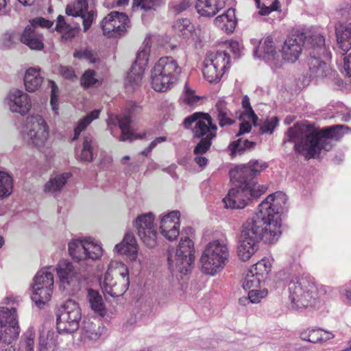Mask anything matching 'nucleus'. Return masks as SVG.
Listing matches in <instances>:
<instances>
[{
    "mask_svg": "<svg viewBox=\"0 0 351 351\" xmlns=\"http://www.w3.org/2000/svg\"><path fill=\"white\" fill-rule=\"evenodd\" d=\"M347 130L350 129L343 125L319 130L311 125L296 123L288 130L287 141L293 143L295 151L308 160L318 158L322 150H330L332 141L339 140Z\"/></svg>",
    "mask_w": 351,
    "mask_h": 351,
    "instance_id": "f03ea898",
    "label": "nucleus"
},
{
    "mask_svg": "<svg viewBox=\"0 0 351 351\" xmlns=\"http://www.w3.org/2000/svg\"><path fill=\"white\" fill-rule=\"evenodd\" d=\"M181 68L171 57L160 58L152 70L151 84L155 91L165 92L178 81Z\"/></svg>",
    "mask_w": 351,
    "mask_h": 351,
    "instance_id": "423d86ee",
    "label": "nucleus"
},
{
    "mask_svg": "<svg viewBox=\"0 0 351 351\" xmlns=\"http://www.w3.org/2000/svg\"><path fill=\"white\" fill-rule=\"evenodd\" d=\"M49 83L51 84V106L52 108V110L54 111V112L56 114L58 112V88L57 85L55 84L53 81H49Z\"/></svg>",
    "mask_w": 351,
    "mask_h": 351,
    "instance_id": "680f3d73",
    "label": "nucleus"
},
{
    "mask_svg": "<svg viewBox=\"0 0 351 351\" xmlns=\"http://www.w3.org/2000/svg\"><path fill=\"white\" fill-rule=\"evenodd\" d=\"M242 107L244 110L239 116V119H243L245 117H247L252 121L254 126L258 125L257 121L258 118L252 108L250 98L247 95L244 96L242 99Z\"/></svg>",
    "mask_w": 351,
    "mask_h": 351,
    "instance_id": "09e8293b",
    "label": "nucleus"
},
{
    "mask_svg": "<svg viewBox=\"0 0 351 351\" xmlns=\"http://www.w3.org/2000/svg\"><path fill=\"white\" fill-rule=\"evenodd\" d=\"M20 333L15 308L0 307V342L10 343Z\"/></svg>",
    "mask_w": 351,
    "mask_h": 351,
    "instance_id": "4468645a",
    "label": "nucleus"
},
{
    "mask_svg": "<svg viewBox=\"0 0 351 351\" xmlns=\"http://www.w3.org/2000/svg\"><path fill=\"white\" fill-rule=\"evenodd\" d=\"M336 36L339 47L343 53L348 52L351 49V23L336 27Z\"/></svg>",
    "mask_w": 351,
    "mask_h": 351,
    "instance_id": "72a5a7b5",
    "label": "nucleus"
},
{
    "mask_svg": "<svg viewBox=\"0 0 351 351\" xmlns=\"http://www.w3.org/2000/svg\"><path fill=\"white\" fill-rule=\"evenodd\" d=\"M52 293L53 289L43 287L34 288L32 289V299L38 306L41 307V306L49 301Z\"/></svg>",
    "mask_w": 351,
    "mask_h": 351,
    "instance_id": "79ce46f5",
    "label": "nucleus"
},
{
    "mask_svg": "<svg viewBox=\"0 0 351 351\" xmlns=\"http://www.w3.org/2000/svg\"><path fill=\"white\" fill-rule=\"evenodd\" d=\"M267 167L262 160H251L247 164L237 166L230 171L231 181L252 182L251 180Z\"/></svg>",
    "mask_w": 351,
    "mask_h": 351,
    "instance_id": "6ab92c4d",
    "label": "nucleus"
},
{
    "mask_svg": "<svg viewBox=\"0 0 351 351\" xmlns=\"http://www.w3.org/2000/svg\"><path fill=\"white\" fill-rule=\"evenodd\" d=\"M287 287L289 299L293 308L314 306L319 300L318 289L311 277H292Z\"/></svg>",
    "mask_w": 351,
    "mask_h": 351,
    "instance_id": "39448f33",
    "label": "nucleus"
},
{
    "mask_svg": "<svg viewBox=\"0 0 351 351\" xmlns=\"http://www.w3.org/2000/svg\"><path fill=\"white\" fill-rule=\"evenodd\" d=\"M314 40L316 41L313 45L316 52L315 54L324 53L326 51L325 40L321 35L315 36ZM308 65L309 69V76L311 78H323L326 77L330 72V68L326 63L320 60L319 57L315 55L311 56L308 60Z\"/></svg>",
    "mask_w": 351,
    "mask_h": 351,
    "instance_id": "f3484780",
    "label": "nucleus"
},
{
    "mask_svg": "<svg viewBox=\"0 0 351 351\" xmlns=\"http://www.w3.org/2000/svg\"><path fill=\"white\" fill-rule=\"evenodd\" d=\"M71 177L70 173H63L52 177L45 184L44 191L46 193H55L60 191L66 184Z\"/></svg>",
    "mask_w": 351,
    "mask_h": 351,
    "instance_id": "f704fd0d",
    "label": "nucleus"
},
{
    "mask_svg": "<svg viewBox=\"0 0 351 351\" xmlns=\"http://www.w3.org/2000/svg\"><path fill=\"white\" fill-rule=\"evenodd\" d=\"M184 125L189 128L193 123V134L194 138H200L195 146L193 153L195 155H202L210 147L212 140L217 136V125L213 123V118L209 114L195 112L184 120Z\"/></svg>",
    "mask_w": 351,
    "mask_h": 351,
    "instance_id": "20e7f679",
    "label": "nucleus"
},
{
    "mask_svg": "<svg viewBox=\"0 0 351 351\" xmlns=\"http://www.w3.org/2000/svg\"><path fill=\"white\" fill-rule=\"evenodd\" d=\"M100 113L99 110H94L89 114H88L85 117L82 119L80 120L77 126L74 129V135L72 138L73 141H75L78 138L80 133L84 130L86 127L95 119L99 117Z\"/></svg>",
    "mask_w": 351,
    "mask_h": 351,
    "instance_id": "37998d69",
    "label": "nucleus"
},
{
    "mask_svg": "<svg viewBox=\"0 0 351 351\" xmlns=\"http://www.w3.org/2000/svg\"><path fill=\"white\" fill-rule=\"evenodd\" d=\"M49 136V128L40 114H33L26 118L25 138L27 143L39 149H44Z\"/></svg>",
    "mask_w": 351,
    "mask_h": 351,
    "instance_id": "f8f14e48",
    "label": "nucleus"
},
{
    "mask_svg": "<svg viewBox=\"0 0 351 351\" xmlns=\"http://www.w3.org/2000/svg\"><path fill=\"white\" fill-rule=\"evenodd\" d=\"M254 55L267 62H274L277 64L278 53L276 50L273 38L267 36L260 40L258 47L254 51Z\"/></svg>",
    "mask_w": 351,
    "mask_h": 351,
    "instance_id": "bb28decb",
    "label": "nucleus"
},
{
    "mask_svg": "<svg viewBox=\"0 0 351 351\" xmlns=\"http://www.w3.org/2000/svg\"><path fill=\"white\" fill-rule=\"evenodd\" d=\"M57 73L67 80H73L76 77L73 69L70 66H59L57 68Z\"/></svg>",
    "mask_w": 351,
    "mask_h": 351,
    "instance_id": "e2e57ef3",
    "label": "nucleus"
},
{
    "mask_svg": "<svg viewBox=\"0 0 351 351\" xmlns=\"http://www.w3.org/2000/svg\"><path fill=\"white\" fill-rule=\"evenodd\" d=\"M194 261V247L193 241L189 237L182 238L177 249L169 251V268L173 274L186 275L191 269Z\"/></svg>",
    "mask_w": 351,
    "mask_h": 351,
    "instance_id": "9d476101",
    "label": "nucleus"
},
{
    "mask_svg": "<svg viewBox=\"0 0 351 351\" xmlns=\"http://www.w3.org/2000/svg\"><path fill=\"white\" fill-rule=\"evenodd\" d=\"M56 29L58 32L68 31L69 32L66 35V38H71L74 36L73 30L70 29V25L65 21L64 16L59 15L57 19V23L56 25Z\"/></svg>",
    "mask_w": 351,
    "mask_h": 351,
    "instance_id": "13d9d810",
    "label": "nucleus"
},
{
    "mask_svg": "<svg viewBox=\"0 0 351 351\" xmlns=\"http://www.w3.org/2000/svg\"><path fill=\"white\" fill-rule=\"evenodd\" d=\"M278 121L279 119L277 117H274L270 119H265L263 123L260 124V130L261 133L272 134L274 129L276 128Z\"/></svg>",
    "mask_w": 351,
    "mask_h": 351,
    "instance_id": "5fc2aeb1",
    "label": "nucleus"
},
{
    "mask_svg": "<svg viewBox=\"0 0 351 351\" xmlns=\"http://www.w3.org/2000/svg\"><path fill=\"white\" fill-rule=\"evenodd\" d=\"M53 275L47 269H43L37 272L34 278L32 289L40 287H53Z\"/></svg>",
    "mask_w": 351,
    "mask_h": 351,
    "instance_id": "c9c22d12",
    "label": "nucleus"
},
{
    "mask_svg": "<svg viewBox=\"0 0 351 351\" xmlns=\"http://www.w3.org/2000/svg\"><path fill=\"white\" fill-rule=\"evenodd\" d=\"M339 292L341 295L345 299L346 303L351 306V289L347 287H341Z\"/></svg>",
    "mask_w": 351,
    "mask_h": 351,
    "instance_id": "774afa93",
    "label": "nucleus"
},
{
    "mask_svg": "<svg viewBox=\"0 0 351 351\" xmlns=\"http://www.w3.org/2000/svg\"><path fill=\"white\" fill-rule=\"evenodd\" d=\"M254 1L256 3L257 8L260 10L258 13L261 15H263V16L268 15L271 12V10H276L274 4L271 5V8H270L268 6H265L264 5H261V0H254Z\"/></svg>",
    "mask_w": 351,
    "mask_h": 351,
    "instance_id": "0e129e2a",
    "label": "nucleus"
},
{
    "mask_svg": "<svg viewBox=\"0 0 351 351\" xmlns=\"http://www.w3.org/2000/svg\"><path fill=\"white\" fill-rule=\"evenodd\" d=\"M304 38L303 34H293L285 40L280 51L285 61L295 62L298 59L302 52Z\"/></svg>",
    "mask_w": 351,
    "mask_h": 351,
    "instance_id": "4be33fe9",
    "label": "nucleus"
},
{
    "mask_svg": "<svg viewBox=\"0 0 351 351\" xmlns=\"http://www.w3.org/2000/svg\"><path fill=\"white\" fill-rule=\"evenodd\" d=\"M98 83L97 79L95 78V73L94 71H86L82 79V84L86 87H89L95 85Z\"/></svg>",
    "mask_w": 351,
    "mask_h": 351,
    "instance_id": "bf43d9fd",
    "label": "nucleus"
},
{
    "mask_svg": "<svg viewBox=\"0 0 351 351\" xmlns=\"http://www.w3.org/2000/svg\"><path fill=\"white\" fill-rule=\"evenodd\" d=\"M20 41L32 50H42L44 48L43 36L34 25H27L21 34Z\"/></svg>",
    "mask_w": 351,
    "mask_h": 351,
    "instance_id": "b1692460",
    "label": "nucleus"
},
{
    "mask_svg": "<svg viewBox=\"0 0 351 351\" xmlns=\"http://www.w3.org/2000/svg\"><path fill=\"white\" fill-rule=\"evenodd\" d=\"M184 90V97L183 99L186 104L193 106L199 101V97L195 95L193 90L189 88L186 84L185 85Z\"/></svg>",
    "mask_w": 351,
    "mask_h": 351,
    "instance_id": "052dcab7",
    "label": "nucleus"
},
{
    "mask_svg": "<svg viewBox=\"0 0 351 351\" xmlns=\"http://www.w3.org/2000/svg\"><path fill=\"white\" fill-rule=\"evenodd\" d=\"M129 285L128 267L121 262L110 261L101 284L104 295L113 298L121 296L128 289Z\"/></svg>",
    "mask_w": 351,
    "mask_h": 351,
    "instance_id": "6e6552de",
    "label": "nucleus"
},
{
    "mask_svg": "<svg viewBox=\"0 0 351 351\" xmlns=\"http://www.w3.org/2000/svg\"><path fill=\"white\" fill-rule=\"evenodd\" d=\"M149 51V48L147 47L140 50L137 53L136 60L132 66H136L137 69H141L143 71H145L148 62Z\"/></svg>",
    "mask_w": 351,
    "mask_h": 351,
    "instance_id": "603ef678",
    "label": "nucleus"
},
{
    "mask_svg": "<svg viewBox=\"0 0 351 351\" xmlns=\"http://www.w3.org/2000/svg\"><path fill=\"white\" fill-rule=\"evenodd\" d=\"M245 119L247 118L245 117L244 119H241L243 121L240 124L239 132L237 134V136H240L241 134L247 133L252 129V125L250 123L249 121H245Z\"/></svg>",
    "mask_w": 351,
    "mask_h": 351,
    "instance_id": "338daca9",
    "label": "nucleus"
},
{
    "mask_svg": "<svg viewBox=\"0 0 351 351\" xmlns=\"http://www.w3.org/2000/svg\"><path fill=\"white\" fill-rule=\"evenodd\" d=\"M81 330V337L84 340H95L102 332L100 322L96 319L94 320L85 319L83 321Z\"/></svg>",
    "mask_w": 351,
    "mask_h": 351,
    "instance_id": "2f4dec72",
    "label": "nucleus"
},
{
    "mask_svg": "<svg viewBox=\"0 0 351 351\" xmlns=\"http://www.w3.org/2000/svg\"><path fill=\"white\" fill-rule=\"evenodd\" d=\"M130 123L131 120L128 116H123L121 117L117 116H110L108 119V125L112 134H113L112 126L119 125L121 129V135L119 137V141H132L137 138V136L130 130Z\"/></svg>",
    "mask_w": 351,
    "mask_h": 351,
    "instance_id": "393cba45",
    "label": "nucleus"
},
{
    "mask_svg": "<svg viewBox=\"0 0 351 351\" xmlns=\"http://www.w3.org/2000/svg\"><path fill=\"white\" fill-rule=\"evenodd\" d=\"M137 234L143 243L152 248L157 243V228L154 223V216L147 213L138 216L134 221Z\"/></svg>",
    "mask_w": 351,
    "mask_h": 351,
    "instance_id": "dca6fc26",
    "label": "nucleus"
},
{
    "mask_svg": "<svg viewBox=\"0 0 351 351\" xmlns=\"http://www.w3.org/2000/svg\"><path fill=\"white\" fill-rule=\"evenodd\" d=\"M13 189L12 177L4 171H0V198L10 196Z\"/></svg>",
    "mask_w": 351,
    "mask_h": 351,
    "instance_id": "a18cd8bd",
    "label": "nucleus"
},
{
    "mask_svg": "<svg viewBox=\"0 0 351 351\" xmlns=\"http://www.w3.org/2000/svg\"><path fill=\"white\" fill-rule=\"evenodd\" d=\"M229 250L223 240L210 242L202 253L200 262L203 273L214 276L219 272L228 262Z\"/></svg>",
    "mask_w": 351,
    "mask_h": 351,
    "instance_id": "1a4fd4ad",
    "label": "nucleus"
},
{
    "mask_svg": "<svg viewBox=\"0 0 351 351\" xmlns=\"http://www.w3.org/2000/svg\"><path fill=\"white\" fill-rule=\"evenodd\" d=\"M32 25H38L43 27L51 28L53 25V22L46 20L43 18H37L33 20V24Z\"/></svg>",
    "mask_w": 351,
    "mask_h": 351,
    "instance_id": "69168bd1",
    "label": "nucleus"
},
{
    "mask_svg": "<svg viewBox=\"0 0 351 351\" xmlns=\"http://www.w3.org/2000/svg\"><path fill=\"white\" fill-rule=\"evenodd\" d=\"M302 339L313 343H323L332 339L335 335L321 328H307L300 334Z\"/></svg>",
    "mask_w": 351,
    "mask_h": 351,
    "instance_id": "c756f323",
    "label": "nucleus"
},
{
    "mask_svg": "<svg viewBox=\"0 0 351 351\" xmlns=\"http://www.w3.org/2000/svg\"><path fill=\"white\" fill-rule=\"evenodd\" d=\"M89 0H75L69 3L65 9L67 16L80 17L82 20L84 32H86L91 27L96 17L94 10H88Z\"/></svg>",
    "mask_w": 351,
    "mask_h": 351,
    "instance_id": "aec40b11",
    "label": "nucleus"
},
{
    "mask_svg": "<svg viewBox=\"0 0 351 351\" xmlns=\"http://www.w3.org/2000/svg\"><path fill=\"white\" fill-rule=\"evenodd\" d=\"M129 27V19L123 12H111L101 22L104 34L108 37L122 35Z\"/></svg>",
    "mask_w": 351,
    "mask_h": 351,
    "instance_id": "a211bd4d",
    "label": "nucleus"
},
{
    "mask_svg": "<svg viewBox=\"0 0 351 351\" xmlns=\"http://www.w3.org/2000/svg\"><path fill=\"white\" fill-rule=\"evenodd\" d=\"M213 110L214 117L220 127L223 128L234 123L233 114L228 108V104L225 100L219 99L216 102Z\"/></svg>",
    "mask_w": 351,
    "mask_h": 351,
    "instance_id": "c85d7f7f",
    "label": "nucleus"
},
{
    "mask_svg": "<svg viewBox=\"0 0 351 351\" xmlns=\"http://www.w3.org/2000/svg\"><path fill=\"white\" fill-rule=\"evenodd\" d=\"M56 346V340L54 332L48 331L42 332L39 337L38 351H54Z\"/></svg>",
    "mask_w": 351,
    "mask_h": 351,
    "instance_id": "a19ab883",
    "label": "nucleus"
},
{
    "mask_svg": "<svg viewBox=\"0 0 351 351\" xmlns=\"http://www.w3.org/2000/svg\"><path fill=\"white\" fill-rule=\"evenodd\" d=\"M280 193L268 195L258 207V210L242 226L238 246V256L243 261L249 260L257 250L261 240L273 243L282 234L281 216L276 209L277 196Z\"/></svg>",
    "mask_w": 351,
    "mask_h": 351,
    "instance_id": "f257e3e1",
    "label": "nucleus"
},
{
    "mask_svg": "<svg viewBox=\"0 0 351 351\" xmlns=\"http://www.w3.org/2000/svg\"><path fill=\"white\" fill-rule=\"evenodd\" d=\"M56 273L60 280V286L68 293H73L80 288L82 275L77 273L73 264L62 260L58 263Z\"/></svg>",
    "mask_w": 351,
    "mask_h": 351,
    "instance_id": "2eb2a0df",
    "label": "nucleus"
},
{
    "mask_svg": "<svg viewBox=\"0 0 351 351\" xmlns=\"http://www.w3.org/2000/svg\"><path fill=\"white\" fill-rule=\"evenodd\" d=\"M235 186L230 189L223 199L226 208L232 209L244 208L254 198H257L266 192L267 188L255 182L232 181Z\"/></svg>",
    "mask_w": 351,
    "mask_h": 351,
    "instance_id": "0eeeda50",
    "label": "nucleus"
},
{
    "mask_svg": "<svg viewBox=\"0 0 351 351\" xmlns=\"http://www.w3.org/2000/svg\"><path fill=\"white\" fill-rule=\"evenodd\" d=\"M69 252L76 262H84L88 264L89 261L99 259L103 254L101 245L94 240L73 239L69 243Z\"/></svg>",
    "mask_w": 351,
    "mask_h": 351,
    "instance_id": "ddd939ff",
    "label": "nucleus"
},
{
    "mask_svg": "<svg viewBox=\"0 0 351 351\" xmlns=\"http://www.w3.org/2000/svg\"><path fill=\"white\" fill-rule=\"evenodd\" d=\"M43 82V77L41 76L40 69L37 67H29L25 71L24 75V84L28 92H34L38 90Z\"/></svg>",
    "mask_w": 351,
    "mask_h": 351,
    "instance_id": "7c9ffc66",
    "label": "nucleus"
},
{
    "mask_svg": "<svg viewBox=\"0 0 351 351\" xmlns=\"http://www.w3.org/2000/svg\"><path fill=\"white\" fill-rule=\"evenodd\" d=\"M7 98L10 109L13 112L25 115L32 107L29 95L21 90L13 89L10 90Z\"/></svg>",
    "mask_w": 351,
    "mask_h": 351,
    "instance_id": "5701e85b",
    "label": "nucleus"
},
{
    "mask_svg": "<svg viewBox=\"0 0 351 351\" xmlns=\"http://www.w3.org/2000/svg\"><path fill=\"white\" fill-rule=\"evenodd\" d=\"M180 213L173 210L160 215V230L162 235L169 241H173L180 234Z\"/></svg>",
    "mask_w": 351,
    "mask_h": 351,
    "instance_id": "412c9836",
    "label": "nucleus"
},
{
    "mask_svg": "<svg viewBox=\"0 0 351 351\" xmlns=\"http://www.w3.org/2000/svg\"><path fill=\"white\" fill-rule=\"evenodd\" d=\"M165 3L164 0H133V10H142L145 11L155 10L157 8Z\"/></svg>",
    "mask_w": 351,
    "mask_h": 351,
    "instance_id": "de8ad7c7",
    "label": "nucleus"
},
{
    "mask_svg": "<svg viewBox=\"0 0 351 351\" xmlns=\"http://www.w3.org/2000/svg\"><path fill=\"white\" fill-rule=\"evenodd\" d=\"M255 146V142L240 138L238 140L232 142L229 145L228 148L231 152V154L232 156H235L237 154L241 155L245 151H251L254 149Z\"/></svg>",
    "mask_w": 351,
    "mask_h": 351,
    "instance_id": "4c0bfd02",
    "label": "nucleus"
},
{
    "mask_svg": "<svg viewBox=\"0 0 351 351\" xmlns=\"http://www.w3.org/2000/svg\"><path fill=\"white\" fill-rule=\"evenodd\" d=\"M73 56L76 58L85 59L91 63L95 62L97 59L96 53L88 48L75 51Z\"/></svg>",
    "mask_w": 351,
    "mask_h": 351,
    "instance_id": "864d4df0",
    "label": "nucleus"
},
{
    "mask_svg": "<svg viewBox=\"0 0 351 351\" xmlns=\"http://www.w3.org/2000/svg\"><path fill=\"white\" fill-rule=\"evenodd\" d=\"M34 332L28 329L21 337L18 350L19 351H34Z\"/></svg>",
    "mask_w": 351,
    "mask_h": 351,
    "instance_id": "49530a36",
    "label": "nucleus"
},
{
    "mask_svg": "<svg viewBox=\"0 0 351 351\" xmlns=\"http://www.w3.org/2000/svg\"><path fill=\"white\" fill-rule=\"evenodd\" d=\"M94 141L91 135H86L84 136L82 147L80 153L77 154V158L84 162H91L93 160V150Z\"/></svg>",
    "mask_w": 351,
    "mask_h": 351,
    "instance_id": "ea45409f",
    "label": "nucleus"
},
{
    "mask_svg": "<svg viewBox=\"0 0 351 351\" xmlns=\"http://www.w3.org/2000/svg\"><path fill=\"white\" fill-rule=\"evenodd\" d=\"M20 37L21 35L15 32H6L3 36L1 41L5 47L11 48L20 41Z\"/></svg>",
    "mask_w": 351,
    "mask_h": 351,
    "instance_id": "6e6d98bb",
    "label": "nucleus"
},
{
    "mask_svg": "<svg viewBox=\"0 0 351 351\" xmlns=\"http://www.w3.org/2000/svg\"><path fill=\"white\" fill-rule=\"evenodd\" d=\"M144 71L141 69H137L136 66H132L128 72L125 86L128 92L134 91L141 84Z\"/></svg>",
    "mask_w": 351,
    "mask_h": 351,
    "instance_id": "e433bc0d",
    "label": "nucleus"
},
{
    "mask_svg": "<svg viewBox=\"0 0 351 351\" xmlns=\"http://www.w3.org/2000/svg\"><path fill=\"white\" fill-rule=\"evenodd\" d=\"M114 251L126 255L131 261H135L137 258L138 244L133 232H127L123 241L115 245Z\"/></svg>",
    "mask_w": 351,
    "mask_h": 351,
    "instance_id": "a878e982",
    "label": "nucleus"
},
{
    "mask_svg": "<svg viewBox=\"0 0 351 351\" xmlns=\"http://www.w3.org/2000/svg\"><path fill=\"white\" fill-rule=\"evenodd\" d=\"M173 27L180 35L184 37L189 36L193 29V27L188 19H181L177 20L173 25Z\"/></svg>",
    "mask_w": 351,
    "mask_h": 351,
    "instance_id": "3c124183",
    "label": "nucleus"
},
{
    "mask_svg": "<svg viewBox=\"0 0 351 351\" xmlns=\"http://www.w3.org/2000/svg\"><path fill=\"white\" fill-rule=\"evenodd\" d=\"M265 282V280L261 277L255 275V274L251 273L249 269L245 275V277L243 282V287L245 290L259 288L261 285Z\"/></svg>",
    "mask_w": 351,
    "mask_h": 351,
    "instance_id": "8fccbe9b",
    "label": "nucleus"
},
{
    "mask_svg": "<svg viewBox=\"0 0 351 351\" xmlns=\"http://www.w3.org/2000/svg\"><path fill=\"white\" fill-rule=\"evenodd\" d=\"M87 299L90 304V306L100 315L105 314V306L103 299L100 293L95 290L89 289L87 293Z\"/></svg>",
    "mask_w": 351,
    "mask_h": 351,
    "instance_id": "58836bf2",
    "label": "nucleus"
},
{
    "mask_svg": "<svg viewBox=\"0 0 351 351\" xmlns=\"http://www.w3.org/2000/svg\"><path fill=\"white\" fill-rule=\"evenodd\" d=\"M227 0H197L195 8L198 14L213 17L226 7Z\"/></svg>",
    "mask_w": 351,
    "mask_h": 351,
    "instance_id": "cd10ccee",
    "label": "nucleus"
},
{
    "mask_svg": "<svg viewBox=\"0 0 351 351\" xmlns=\"http://www.w3.org/2000/svg\"><path fill=\"white\" fill-rule=\"evenodd\" d=\"M241 49L240 44L237 41L230 40L228 43L227 50L208 52L203 69V74L206 80L210 83L218 82L230 66L229 52H232L234 58H239Z\"/></svg>",
    "mask_w": 351,
    "mask_h": 351,
    "instance_id": "7ed1b4c3",
    "label": "nucleus"
},
{
    "mask_svg": "<svg viewBox=\"0 0 351 351\" xmlns=\"http://www.w3.org/2000/svg\"><path fill=\"white\" fill-rule=\"evenodd\" d=\"M271 269V263L268 258H263L255 265L250 267V272L255 274V275L265 279L267 277Z\"/></svg>",
    "mask_w": 351,
    "mask_h": 351,
    "instance_id": "c03bdc74",
    "label": "nucleus"
},
{
    "mask_svg": "<svg viewBox=\"0 0 351 351\" xmlns=\"http://www.w3.org/2000/svg\"><path fill=\"white\" fill-rule=\"evenodd\" d=\"M81 319L79 304L73 300H68L58 310L57 329L60 333L74 332L79 328Z\"/></svg>",
    "mask_w": 351,
    "mask_h": 351,
    "instance_id": "9b49d317",
    "label": "nucleus"
},
{
    "mask_svg": "<svg viewBox=\"0 0 351 351\" xmlns=\"http://www.w3.org/2000/svg\"><path fill=\"white\" fill-rule=\"evenodd\" d=\"M214 23L226 32H232L237 24L234 9L229 8L226 13L217 16L214 20Z\"/></svg>",
    "mask_w": 351,
    "mask_h": 351,
    "instance_id": "473e14b6",
    "label": "nucleus"
},
{
    "mask_svg": "<svg viewBox=\"0 0 351 351\" xmlns=\"http://www.w3.org/2000/svg\"><path fill=\"white\" fill-rule=\"evenodd\" d=\"M248 299L254 304H257L267 295L266 289H258V288L249 289Z\"/></svg>",
    "mask_w": 351,
    "mask_h": 351,
    "instance_id": "4d7b16f0",
    "label": "nucleus"
}]
</instances>
